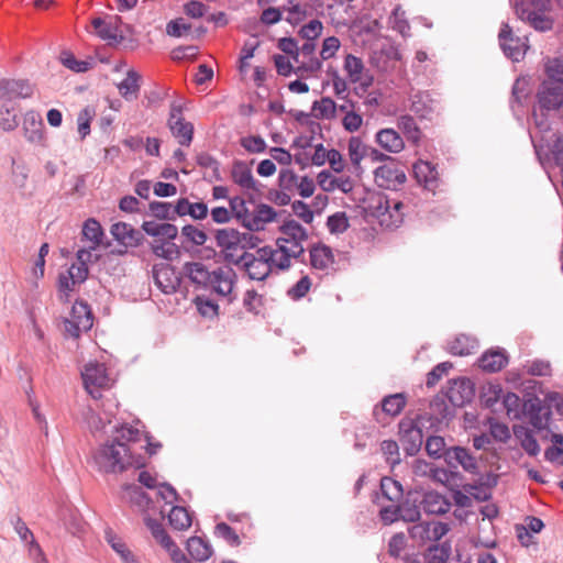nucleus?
<instances>
[{"label": "nucleus", "mask_w": 563, "mask_h": 563, "mask_svg": "<svg viewBox=\"0 0 563 563\" xmlns=\"http://www.w3.org/2000/svg\"><path fill=\"white\" fill-rule=\"evenodd\" d=\"M141 432L139 429L122 426L115 429V435L111 441L101 445L93 455L99 472L118 474L129 467L140 468L144 466L140 456H135L131 444L139 442Z\"/></svg>", "instance_id": "nucleus-1"}, {"label": "nucleus", "mask_w": 563, "mask_h": 563, "mask_svg": "<svg viewBox=\"0 0 563 563\" xmlns=\"http://www.w3.org/2000/svg\"><path fill=\"white\" fill-rule=\"evenodd\" d=\"M268 254L272 255L271 246L265 245L258 247L255 253L243 252L240 256L227 253L225 262L244 271L250 279L263 282L272 273L269 262L267 261Z\"/></svg>", "instance_id": "nucleus-2"}, {"label": "nucleus", "mask_w": 563, "mask_h": 563, "mask_svg": "<svg viewBox=\"0 0 563 563\" xmlns=\"http://www.w3.org/2000/svg\"><path fill=\"white\" fill-rule=\"evenodd\" d=\"M217 245L222 250L223 257L227 253H232L236 249L245 250L254 247L256 238L250 232H239L232 228H224L216 231Z\"/></svg>", "instance_id": "nucleus-3"}, {"label": "nucleus", "mask_w": 563, "mask_h": 563, "mask_svg": "<svg viewBox=\"0 0 563 563\" xmlns=\"http://www.w3.org/2000/svg\"><path fill=\"white\" fill-rule=\"evenodd\" d=\"M399 441L407 455H416L422 445L423 434L416 419L405 417L398 423Z\"/></svg>", "instance_id": "nucleus-4"}, {"label": "nucleus", "mask_w": 563, "mask_h": 563, "mask_svg": "<svg viewBox=\"0 0 563 563\" xmlns=\"http://www.w3.org/2000/svg\"><path fill=\"white\" fill-rule=\"evenodd\" d=\"M86 390L95 398L101 396L100 389L109 387V376L104 364L90 362L81 373Z\"/></svg>", "instance_id": "nucleus-5"}, {"label": "nucleus", "mask_w": 563, "mask_h": 563, "mask_svg": "<svg viewBox=\"0 0 563 563\" xmlns=\"http://www.w3.org/2000/svg\"><path fill=\"white\" fill-rule=\"evenodd\" d=\"M499 44L504 54L514 62L523 58L528 49L527 37L516 36L508 23H503L499 34Z\"/></svg>", "instance_id": "nucleus-6"}, {"label": "nucleus", "mask_w": 563, "mask_h": 563, "mask_svg": "<svg viewBox=\"0 0 563 563\" xmlns=\"http://www.w3.org/2000/svg\"><path fill=\"white\" fill-rule=\"evenodd\" d=\"M523 412L528 422L537 430H548L552 417L551 407L538 397L528 399L523 404Z\"/></svg>", "instance_id": "nucleus-7"}, {"label": "nucleus", "mask_w": 563, "mask_h": 563, "mask_svg": "<svg viewBox=\"0 0 563 563\" xmlns=\"http://www.w3.org/2000/svg\"><path fill=\"white\" fill-rule=\"evenodd\" d=\"M168 128L180 145H190L194 137V125L192 123L185 121L181 106L176 104L175 102L170 106Z\"/></svg>", "instance_id": "nucleus-8"}, {"label": "nucleus", "mask_w": 563, "mask_h": 563, "mask_svg": "<svg viewBox=\"0 0 563 563\" xmlns=\"http://www.w3.org/2000/svg\"><path fill=\"white\" fill-rule=\"evenodd\" d=\"M541 110H558L563 106V86L553 80H543L537 93Z\"/></svg>", "instance_id": "nucleus-9"}, {"label": "nucleus", "mask_w": 563, "mask_h": 563, "mask_svg": "<svg viewBox=\"0 0 563 563\" xmlns=\"http://www.w3.org/2000/svg\"><path fill=\"white\" fill-rule=\"evenodd\" d=\"M475 396V385L470 378H456L450 382L445 393L453 407H463L470 404Z\"/></svg>", "instance_id": "nucleus-10"}, {"label": "nucleus", "mask_w": 563, "mask_h": 563, "mask_svg": "<svg viewBox=\"0 0 563 563\" xmlns=\"http://www.w3.org/2000/svg\"><path fill=\"white\" fill-rule=\"evenodd\" d=\"M407 404V395L405 393H396L385 396L379 405H376L373 409L374 419L382 424L384 422V416L397 417L401 413Z\"/></svg>", "instance_id": "nucleus-11"}, {"label": "nucleus", "mask_w": 563, "mask_h": 563, "mask_svg": "<svg viewBox=\"0 0 563 563\" xmlns=\"http://www.w3.org/2000/svg\"><path fill=\"white\" fill-rule=\"evenodd\" d=\"M34 86L26 79H2L0 80V100L12 101L14 99H26L32 97Z\"/></svg>", "instance_id": "nucleus-12"}, {"label": "nucleus", "mask_w": 563, "mask_h": 563, "mask_svg": "<svg viewBox=\"0 0 563 563\" xmlns=\"http://www.w3.org/2000/svg\"><path fill=\"white\" fill-rule=\"evenodd\" d=\"M444 461L450 468L456 470L459 466H461L467 473H478V465L476 459L465 448H449L444 452Z\"/></svg>", "instance_id": "nucleus-13"}, {"label": "nucleus", "mask_w": 563, "mask_h": 563, "mask_svg": "<svg viewBox=\"0 0 563 563\" xmlns=\"http://www.w3.org/2000/svg\"><path fill=\"white\" fill-rule=\"evenodd\" d=\"M153 278L155 285L164 294H174L180 285V278L169 264H155L153 266Z\"/></svg>", "instance_id": "nucleus-14"}, {"label": "nucleus", "mask_w": 563, "mask_h": 563, "mask_svg": "<svg viewBox=\"0 0 563 563\" xmlns=\"http://www.w3.org/2000/svg\"><path fill=\"white\" fill-rule=\"evenodd\" d=\"M110 233L118 243L125 247H137L145 240L142 231L122 221L113 223L110 228Z\"/></svg>", "instance_id": "nucleus-15"}, {"label": "nucleus", "mask_w": 563, "mask_h": 563, "mask_svg": "<svg viewBox=\"0 0 563 563\" xmlns=\"http://www.w3.org/2000/svg\"><path fill=\"white\" fill-rule=\"evenodd\" d=\"M22 130L27 142L41 146L45 144L44 122L40 113L27 111L23 118Z\"/></svg>", "instance_id": "nucleus-16"}, {"label": "nucleus", "mask_w": 563, "mask_h": 563, "mask_svg": "<svg viewBox=\"0 0 563 563\" xmlns=\"http://www.w3.org/2000/svg\"><path fill=\"white\" fill-rule=\"evenodd\" d=\"M409 109L419 119L431 120L439 111V102L427 91H419L410 97Z\"/></svg>", "instance_id": "nucleus-17"}, {"label": "nucleus", "mask_w": 563, "mask_h": 563, "mask_svg": "<svg viewBox=\"0 0 563 563\" xmlns=\"http://www.w3.org/2000/svg\"><path fill=\"white\" fill-rule=\"evenodd\" d=\"M236 282V274L230 266H220L212 271L209 288L222 297L229 296Z\"/></svg>", "instance_id": "nucleus-18"}, {"label": "nucleus", "mask_w": 563, "mask_h": 563, "mask_svg": "<svg viewBox=\"0 0 563 563\" xmlns=\"http://www.w3.org/2000/svg\"><path fill=\"white\" fill-rule=\"evenodd\" d=\"M375 183L385 189H396L406 181V175L395 165H382L374 172Z\"/></svg>", "instance_id": "nucleus-19"}, {"label": "nucleus", "mask_w": 563, "mask_h": 563, "mask_svg": "<svg viewBox=\"0 0 563 563\" xmlns=\"http://www.w3.org/2000/svg\"><path fill=\"white\" fill-rule=\"evenodd\" d=\"M372 214L379 219L382 225L387 228H397L401 223V216L397 214L395 218L391 214V200L385 196H378L372 199L369 206Z\"/></svg>", "instance_id": "nucleus-20"}, {"label": "nucleus", "mask_w": 563, "mask_h": 563, "mask_svg": "<svg viewBox=\"0 0 563 563\" xmlns=\"http://www.w3.org/2000/svg\"><path fill=\"white\" fill-rule=\"evenodd\" d=\"M420 505L422 510L429 515H443L451 508V503L446 497L433 490L420 495Z\"/></svg>", "instance_id": "nucleus-21"}, {"label": "nucleus", "mask_w": 563, "mask_h": 563, "mask_svg": "<svg viewBox=\"0 0 563 563\" xmlns=\"http://www.w3.org/2000/svg\"><path fill=\"white\" fill-rule=\"evenodd\" d=\"M413 175L426 189L434 190L438 186L439 173L430 162L418 161L413 164Z\"/></svg>", "instance_id": "nucleus-22"}, {"label": "nucleus", "mask_w": 563, "mask_h": 563, "mask_svg": "<svg viewBox=\"0 0 563 563\" xmlns=\"http://www.w3.org/2000/svg\"><path fill=\"white\" fill-rule=\"evenodd\" d=\"M231 178L242 189L258 191L257 181L254 179L249 165L243 161H235L233 163Z\"/></svg>", "instance_id": "nucleus-23"}, {"label": "nucleus", "mask_w": 563, "mask_h": 563, "mask_svg": "<svg viewBox=\"0 0 563 563\" xmlns=\"http://www.w3.org/2000/svg\"><path fill=\"white\" fill-rule=\"evenodd\" d=\"M401 509V520L405 522H417L421 517L420 494L409 492L402 500L399 501Z\"/></svg>", "instance_id": "nucleus-24"}, {"label": "nucleus", "mask_w": 563, "mask_h": 563, "mask_svg": "<svg viewBox=\"0 0 563 563\" xmlns=\"http://www.w3.org/2000/svg\"><path fill=\"white\" fill-rule=\"evenodd\" d=\"M508 364V356L505 350H488L478 360L479 367L488 373L501 371Z\"/></svg>", "instance_id": "nucleus-25"}, {"label": "nucleus", "mask_w": 563, "mask_h": 563, "mask_svg": "<svg viewBox=\"0 0 563 563\" xmlns=\"http://www.w3.org/2000/svg\"><path fill=\"white\" fill-rule=\"evenodd\" d=\"M279 231L283 236L276 240V244H288L290 242H305L308 240L307 230L297 221L288 220L285 221Z\"/></svg>", "instance_id": "nucleus-26"}, {"label": "nucleus", "mask_w": 563, "mask_h": 563, "mask_svg": "<svg viewBox=\"0 0 563 563\" xmlns=\"http://www.w3.org/2000/svg\"><path fill=\"white\" fill-rule=\"evenodd\" d=\"M277 213L268 205L261 203L256 207L255 211L252 213L247 220L246 229L250 231H261L264 230L265 224L273 222L276 218Z\"/></svg>", "instance_id": "nucleus-27"}, {"label": "nucleus", "mask_w": 563, "mask_h": 563, "mask_svg": "<svg viewBox=\"0 0 563 563\" xmlns=\"http://www.w3.org/2000/svg\"><path fill=\"white\" fill-rule=\"evenodd\" d=\"M122 499L137 507L141 511L148 509L152 503L150 496L135 484H125L122 486Z\"/></svg>", "instance_id": "nucleus-28"}, {"label": "nucleus", "mask_w": 563, "mask_h": 563, "mask_svg": "<svg viewBox=\"0 0 563 563\" xmlns=\"http://www.w3.org/2000/svg\"><path fill=\"white\" fill-rule=\"evenodd\" d=\"M184 271L192 284L209 288L212 272H209L205 264L200 262H188L184 265Z\"/></svg>", "instance_id": "nucleus-29"}, {"label": "nucleus", "mask_w": 563, "mask_h": 563, "mask_svg": "<svg viewBox=\"0 0 563 563\" xmlns=\"http://www.w3.org/2000/svg\"><path fill=\"white\" fill-rule=\"evenodd\" d=\"M141 228L147 235L156 238L155 240H175L178 234L177 227L167 222L144 221Z\"/></svg>", "instance_id": "nucleus-30"}, {"label": "nucleus", "mask_w": 563, "mask_h": 563, "mask_svg": "<svg viewBox=\"0 0 563 563\" xmlns=\"http://www.w3.org/2000/svg\"><path fill=\"white\" fill-rule=\"evenodd\" d=\"M376 142L389 153H399L405 147L400 134L394 129H382L376 133Z\"/></svg>", "instance_id": "nucleus-31"}, {"label": "nucleus", "mask_w": 563, "mask_h": 563, "mask_svg": "<svg viewBox=\"0 0 563 563\" xmlns=\"http://www.w3.org/2000/svg\"><path fill=\"white\" fill-rule=\"evenodd\" d=\"M550 0H514V8L518 18L522 21L541 11H548Z\"/></svg>", "instance_id": "nucleus-32"}, {"label": "nucleus", "mask_w": 563, "mask_h": 563, "mask_svg": "<svg viewBox=\"0 0 563 563\" xmlns=\"http://www.w3.org/2000/svg\"><path fill=\"white\" fill-rule=\"evenodd\" d=\"M310 264L316 269H327L334 263V255L330 246L317 244L310 249Z\"/></svg>", "instance_id": "nucleus-33"}, {"label": "nucleus", "mask_w": 563, "mask_h": 563, "mask_svg": "<svg viewBox=\"0 0 563 563\" xmlns=\"http://www.w3.org/2000/svg\"><path fill=\"white\" fill-rule=\"evenodd\" d=\"M397 128L402 132L408 142L412 143L416 146L419 145L422 137V132L412 115H399L397 119Z\"/></svg>", "instance_id": "nucleus-34"}, {"label": "nucleus", "mask_w": 563, "mask_h": 563, "mask_svg": "<svg viewBox=\"0 0 563 563\" xmlns=\"http://www.w3.org/2000/svg\"><path fill=\"white\" fill-rule=\"evenodd\" d=\"M141 75L131 69L126 77L118 85L120 95L126 100L132 101L137 98L140 91Z\"/></svg>", "instance_id": "nucleus-35"}, {"label": "nucleus", "mask_w": 563, "mask_h": 563, "mask_svg": "<svg viewBox=\"0 0 563 563\" xmlns=\"http://www.w3.org/2000/svg\"><path fill=\"white\" fill-rule=\"evenodd\" d=\"M187 551L196 561L203 562L212 554V549L208 542L200 537H191L187 541Z\"/></svg>", "instance_id": "nucleus-36"}, {"label": "nucleus", "mask_w": 563, "mask_h": 563, "mask_svg": "<svg viewBox=\"0 0 563 563\" xmlns=\"http://www.w3.org/2000/svg\"><path fill=\"white\" fill-rule=\"evenodd\" d=\"M380 492L390 503H399L404 497L402 485L393 477L384 476L380 479Z\"/></svg>", "instance_id": "nucleus-37"}, {"label": "nucleus", "mask_w": 563, "mask_h": 563, "mask_svg": "<svg viewBox=\"0 0 563 563\" xmlns=\"http://www.w3.org/2000/svg\"><path fill=\"white\" fill-rule=\"evenodd\" d=\"M477 341L468 335L460 334L451 343L449 351L453 355L466 356L475 352Z\"/></svg>", "instance_id": "nucleus-38"}, {"label": "nucleus", "mask_w": 563, "mask_h": 563, "mask_svg": "<svg viewBox=\"0 0 563 563\" xmlns=\"http://www.w3.org/2000/svg\"><path fill=\"white\" fill-rule=\"evenodd\" d=\"M70 318L76 320L81 329L89 331L92 328L93 317L88 303L84 301H76L73 305Z\"/></svg>", "instance_id": "nucleus-39"}, {"label": "nucleus", "mask_w": 563, "mask_h": 563, "mask_svg": "<svg viewBox=\"0 0 563 563\" xmlns=\"http://www.w3.org/2000/svg\"><path fill=\"white\" fill-rule=\"evenodd\" d=\"M271 253L268 254L267 261L269 262L271 269L277 268L279 271H287L291 266V258L288 251L285 249V244H276V249L271 246Z\"/></svg>", "instance_id": "nucleus-40"}, {"label": "nucleus", "mask_w": 563, "mask_h": 563, "mask_svg": "<svg viewBox=\"0 0 563 563\" xmlns=\"http://www.w3.org/2000/svg\"><path fill=\"white\" fill-rule=\"evenodd\" d=\"M168 521L173 529L178 531L187 530L191 526V517L187 509L181 506H174L168 514Z\"/></svg>", "instance_id": "nucleus-41"}, {"label": "nucleus", "mask_w": 563, "mask_h": 563, "mask_svg": "<svg viewBox=\"0 0 563 563\" xmlns=\"http://www.w3.org/2000/svg\"><path fill=\"white\" fill-rule=\"evenodd\" d=\"M82 236L91 243V250H96L100 244L103 236L101 224L96 219H88L82 227Z\"/></svg>", "instance_id": "nucleus-42"}, {"label": "nucleus", "mask_w": 563, "mask_h": 563, "mask_svg": "<svg viewBox=\"0 0 563 563\" xmlns=\"http://www.w3.org/2000/svg\"><path fill=\"white\" fill-rule=\"evenodd\" d=\"M172 241L165 239L153 240L150 243V247L155 256L170 261L178 254V246Z\"/></svg>", "instance_id": "nucleus-43"}, {"label": "nucleus", "mask_w": 563, "mask_h": 563, "mask_svg": "<svg viewBox=\"0 0 563 563\" xmlns=\"http://www.w3.org/2000/svg\"><path fill=\"white\" fill-rule=\"evenodd\" d=\"M145 521V526L148 528V530L151 531L153 538L164 548H170L174 545V541L172 540V538L168 536V533L166 532L165 528L163 527V525L157 521L156 519H153L151 517H146L144 519Z\"/></svg>", "instance_id": "nucleus-44"}, {"label": "nucleus", "mask_w": 563, "mask_h": 563, "mask_svg": "<svg viewBox=\"0 0 563 563\" xmlns=\"http://www.w3.org/2000/svg\"><path fill=\"white\" fill-rule=\"evenodd\" d=\"M106 539L124 563H140L126 544L121 539L117 538L111 530L106 531Z\"/></svg>", "instance_id": "nucleus-45"}, {"label": "nucleus", "mask_w": 563, "mask_h": 563, "mask_svg": "<svg viewBox=\"0 0 563 563\" xmlns=\"http://www.w3.org/2000/svg\"><path fill=\"white\" fill-rule=\"evenodd\" d=\"M338 106L330 97H323L312 103L313 115L318 119H333Z\"/></svg>", "instance_id": "nucleus-46"}, {"label": "nucleus", "mask_w": 563, "mask_h": 563, "mask_svg": "<svg viewBox=\"0 0 563 563\" xmlns=\"http://www.w3.org/2000/svg\"><path fill=\"white\" fill-rule=\"evenodd\" d=\"M196 163L201 168L211 169L210 181H221L222 175L220 172V162L207 152H201L196 155Z\"/></svg>", "instance_id": "nucleus-47"}, {"label": "nucleus", "mask_w": 563, "mask_h": 563, "mask_svg": "<svg viewBox=\"0 0 563 563\" xmlns=\"http://www.w3.org/2000/svg\"><path fill=\"white\" fill-rule=\"evenodd\" d=\"M451 552L452 548L448 541L432 545L428 549V563H448Z\"/></svg>", "instance_id": "nucleus-48"}, {"label": "nucleus", "mask_w": 563, "mask_h": 563, "mask_svg": "<svg viewBox=\"0 0 563 563\" xmlns=\"http://www.w3.org/2000/svg\"><path fill=\"white\" fill-rule=\"evenodd\" d=\"M229 205L231 216L233 214L239 221H241L243 227L246 228L247 220L251 217V212L246 207L245 200L240 196L231 197L229 198Z\"/></svg>", "instance_id": "nucleus-49"}, {"label": "nucleus", "mask_w": 563, "mask_h": 563, "mask_svg": "<svg viewBox=\"0 0 563 563\" xmlns=\"http://www.w3.org/2000/svg\"><path fill=\"white\" fill-rule=\"evenodd\" d=\"M343 68L353 84L361 80V75L364 69V64L361 58L347 54L344 59Z\"/></svg>", "instance_id": "nucleus-50"}, {"label": "nucleus", "mask_w": 563, "mask_h": 563, "mask_svg": "<svg viewBox=\"0 0 563 563\" xmlns=\"http://www.w3.org/2000/svg\"><path fill=\"white\" fill-rule=\"evenodd\" d=\"M91 24L100 38L106 41H119L118 30L111 23L106 22L101 18H95Z\"/></svg>", "instance_id": "nucleus-51"}, {"label": "nucleus", "mask_w": 563, "mask_h": 563, "mask_svg": "<svg viewBox=\"0 0 563 563\" xmlns=\"http://www.w3.org/2000/svg\"><path fill=\"white\" fill-rule=\"evenodd\" d=\"M349 156L352 164L358 167L362 159L367 155L368 147H366L360 137L352 136L347 144Z\"/></svg>", "instance_id": "nucleus-52"}, {"label": "nucleus", "mask_w": 563, "mask_h": 563, "mask_svg": "<svg viewBox=\"0 0 563 563\" xmlns=\"http://www.w3.org/2000/svg\"><path fill=\"white\" fill-rule=\"evenodd\" d=\"M60 63L68 69L75 73H85L91 68V63L88 60H78L70 52H62Z\"/></svg>", "instance_id": "nucleus-53"}, {"label": "nucleus", "mask_w": 563, "mask_h": 563, "mask_svg": "<svg viewBox=\"0 0 563 563\" xmlns=\"http://www.w3.org/2000/svg\"><path fill=\"white\" fill-rule=\"evenodd\" d=\"M378 517L384 526H390L401 520L399 503H391L390 505L382 506L378 511Z\"/></svg>", "instance_id": "nucleus-54"}, {"label": "nucleus", "mask_w": 563, "mask_h": 563, "mask_svg": "<svg viewBox=\"0 0 563 563\" xmlns=\"http://www.w3.org/2000/svg\"><path fill=\"white\" fill-rule=\"evenodd\" d=\"M380 450L386 457V462L395 467L400 464L399 444L394 440H384L380 444Z\"/></svg>", "instance_id": "nucleus-55"}, {"label": "nucleus", "mask_w": 563, "mask_h": 563, "mask_svg": "<svg viewBox=\"0 0 563 563\" xmlns=\"http://www.w3.org/2000/svg\"><path fill=\"white\" fill-rule=\"evenodd\" d=\"M19 122L14 109L7 103L0 106V129L3 131H13L18 128Z\"/></svg>", "instance_id": "nucleus-56"}, {"label": "nucleus", "mask_w": 563, "mask_h": 563, "mask_svg": "<svg viewBox=\"0 0 563 563\" xmlns=\"http://www.w3.org/2000/svg\"><path fill=\"white\" fill-rule=\"evenodd\" d=\"M391 27L400 33L404 37L410 36V25L406 19L405 11L400 7H396L390 16Z\"/></svg>", "instance_id": "nucleus-57"}, {"label": "nucleus", "mask_w": 563, "mask_h": 563, "mask_svg": "<svg viewBox=\"0 0 563 563\" xmlns=\"http://www.w3.org/2000/svg\"><path fill=\"white\" fill-rule=\"evenodd\" d=\"M551 440L554 443V445L549 446L545 450L544 457L549 462L563 465V449L558 446V444H563V435L553 433Z\"/></svg>", "instance_id": "nucleus-58"}, {"label": "nucleus", "mask_w": 563, "mask_h": 563, "mask_svg": "<svg viewBox=\"0 0 563 563\" xmlns=\"http://www.w3.org/2000/svg\"><path fill=\"white\" fill-rule=\"evenodd\" d=\"M96 115L93 107H85L77 117L78 133L81 139H85L90 133V122Z\"/></svg>", "instance_id": "nucleus-59"}, {"label": "nucleus", "mask_w": 563, "mask_h": 563, "mask_svg": "<svg viewBox=\"0 0 563 563\" xmlns=\"http://www.w3.org/2000/svg\"><path fill=\"white\" fill-rule=\"evenodd\" d=\"M501 387L498 384H489L481 393V401L486 408H493L499 400Z\"/></svg>", "instance_id": "nucleus-60"}, {"label": "nucleus", "mask_w": 563, "mask_h": 563, "mask_svg": "<svg viewBox=\"0 0 563 563\" xmlns=\"http://www.w3.org/2000/svg\"><path fill=\"white\" fill-rule=\"evenodd\" d=\"M327 227L331 233H343L349 227V219L345 212H335L327 219Z\"/></svg>", "instance_id": "nucleus-61"}, {"label": "nucleus", "mask_w": 563, "mask_h": 563, "mask_svg": "<svg viewBox=\"0 0 563 563\" xmlns=\"http://www.w3.org/2000/svg\"><path fill=\"white\" fill-rule=\"evenodd\" d=\"M445 441L440 435H431L426 441V451L430 457L440 459L444 457Z\"/></svg>", "instance_id": "nucleus-62"}, {"label": "nucleus", "mask_w": 563, "mask_h": 563, "mask_svg": "<svg viewBox=\"0 0 563 563\" xmlns=\"http://www.w3.org/2000/svg\"><path fill=\"white\" fill-rule=\"evenodd\" d=\"M545 80H553L563 86V60L560 58H549L545 63Z\"/></svg>", "instance_id": "nucleus-63"}, {"label": "nucleus", "mask_w": 563, "mask_h": 563, "mask_svg": "<svg viewBox=\"0 0 563 563\" xmlns=\"http://www.w3.org/2000/svg\"><path fill=\"white\" fill-rule=\"evenodd\" d=\"M181 234L196 246H202L208 240V235L203 230L191 224L184 225Z\"/></svg>", "instance_id": "nucleus-64"}]
</instances>
